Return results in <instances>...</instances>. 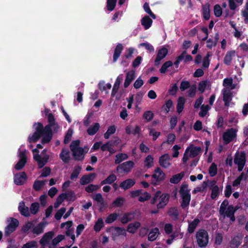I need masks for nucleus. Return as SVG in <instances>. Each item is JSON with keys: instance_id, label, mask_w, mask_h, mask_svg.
<instances>
[{"instance_id": "nucleus-47", "label": "nucleus", "mask_w": 248, "mask_h": 248, "mask_svg": "<svg viewBox=\"0 0 248 248\" xmlns=\"http://www.w3.org/2000/svg\"><path fill=\"white\" fill-rule=\"evenodd\" d=\"M172 101L170 99L166 101L165 104L162 107V110L167 114L172 107Z\"/></svg>"}, {"instance_id": "nucleus-11", "label": "nucleus", "mask_w": 248, "mask_h": 248, "mask_svg": "<svg viewBox=\"0 0 248 248\" xmlns=\"http://www.w3.org/2000/svg\"><path fill=\"white\" fill-rule=\"evenodd\" d=\"M168 50L165 47H162L158 49L156 58L155 60V66H158L160 63V61L167 56Z\"/></svg>"}, {"instance_id": "nucleus-5", "label": "nucleus", "mask_w": 248, "mask_h": 248, "mask_svg": "<svg viewBox=\"0 0 248 248\" xmlns=\"http://www.w3.org/2000/svg\"><path fill=\"white\" fill-rule=\"evenodd\" d=\"M48 124L46 125V129L47 132L49 130H52L55 133L59 131L60 126L58 124L56 123L55 119L52 113H49L47 116Z\"/></svg>"}, {"instance_id": "nucleus-13", "label": "nucleus", "mask_w": 248, "mask_h": 248, "mask_svg": "<svg viewBox=\"0 0 248 248\" xmlns=\"http://www.w3.org/2000/svg\"><path fill=\"white\" fill-rule=\"evenodd\" d=\"M170 194L168 193H162L160 194L159 198V202L156 205L158 209L164 208L168 204L170 199Z\"/></svg>"}, {"instance_id": "nucleus-19", "label": "nucleus", "mask_w": 248, "mask_h": 248, "mask_svg": "<svg viewBox=\"0 0 248 248\" xmlns=\"http://www.w3.org/2000/svg\"><path fill=\"white\" fill-rule=\"evenodd\" d=\"M95 175L94 173H90L87 175H84L81 177L79 183L81 185H87L92 181L93 178H94Z\"/></svg>"}, {"instance_id": "nucleus-4", "label": "nucleus", "mask_w": 248, "mask_h": 248, "mask_svg": "<svg viewBox=\"0 0 248 248\" xmlns=\"http://www.w3.org/2000/svg\"><path fill=\"white\" fill-rule=\"evenodd\" d=\"M165 174L161 169L159 167H157L155 169L154 173L152 175L153 179L151 180V184L154 186L158 185L159 182L165 179Z\"/></svg>"}, {"instance_id": "nucleus-14", "label": "nucleus", "mask_w": 248, "mask_h": 248, "mask_svg": "<svg viewBox=\"0 0 248 248\" xmlns=\"http://www.w3.org/2000/svg\"><path fill=\"white\" fill-rule=\"evenodd\" d=\"M170 160V155L168 154H165L159 157L158 162L161 167L167 168L171 165Z\"/></svg>"}, {"instance_id": "nucleus-25", "label": "nucleus", "mask_w": 248, "mask_h": 248, "mask_svg": "<svg viewBox=\"0 0 248 248\" xmlns=\"http://www.w3.org/2000/svg\"><path fill=\"white\" fill-rule=\"evenodd\" d=\"M123 49L124 47L121 44L119 43L117 45L115 48L113 56V62H116L117 61V60L120 56Z\"/></svg>"}, {"instance_id": "nucleus-43", "label": "nucleus", "mask_w": 248, "mask_h": 248, "mask_svg": "<svg viewBox=\"0 0 248 248\" xmlns=\"http://www.w3.org/2000/svg\"><path fill=\"white\" fill-rule=\"evenodd\" d=\"M124 202L125 199L124 198L118 197L113 201L111 205L113 207H120L124 205Z\"/></svg>"}, {"instance_id": "nucleus-36", "label": "nucleus", "mask_w": 248, "mask_h": 248, "mask_svg": "<svg viewBox=\"0 0 248 248\" xmlns=\"http://www.w3.org/2000/svg\"><path fill=\"white\" fill-rule=\"evenodd\" d=\"M116 176L114 174H111L106 179L102 181L100 183V185H104L106 184H112L116 180Z\"/></svg>"}, {"instance_id": "nucleus-9", "label": "nucleus", "mask_w": 248, "mask_h": 248, "mask_svg": "<svg viewBox=\"0 0 248 248\" xmlns=\"http://www.w3.org/2000/svg\"><path fill=\"white\" fill-rule=\"evenodd\" d=\"M237 130L234 128H231L224 132L223 134V140L225 143L228 144L232 141L236 137Z\"/></svg>"}, {"instance_id": "nucleus-40", "label": "nucleus", "mask_w": 248, "mask_h": 248, "mask_svg": "<svg viewBox=\"0 0 248 248\" xmlns=\"http://www.w3.org/2000/svg\"><path fill=\"white\" fill-rule=\"evenodd\" d=\"M238 209L237 206H233L232 205H229L225 211L224 215L227 217H230L231 215H234L235 213Z\"/></svg>"}, {"instance_id": "nucleus-61", "label": "nucleus", "mask_w": 248, "mask_h": 248, "mask_svg": "<svg viewBox=\"0 0 248 248\" xmlns=\"http://www.w3.org/2000/svg\"><path fill=\"white\" fill-rule=\"evenodd\" d=\"M211 56L209 52L203 58L202 60V67L204 68H208L210 64L209 57Z\"/></svg>"}, {"instance_id": "nucleus-55", "label": "nucleus", "mask_w": 248, "mask_h": 248, "mask_svg": "<svg viewBox=\"0 0 248 248\" xmlns=\"http://www.w3.org/2000/svg\"><path fill=\"white\" fill-rule=\"evenodd\" d=\"M229 206V202L227 200H224L221 203L219 209V214L221 215H223L225 214V211L226 207Z\"/></svg>"}, {"instance_id": "nucleus-32", "label": "nucleus", "mask_w": 248, "mask_h": 248, "mask_svg": "<svg viewBox=\"0 0 248 248\" xmlns=\"http://www.w3.org/2000/svg\"><path fill=\"white\" fill-rule=\"evenodd\" d=\"M185 175V172L182 171L179 173L173 175L170 179V182L173 184L179 183Z\"/></svg>"}, {"instance_id": "nucleus-21", "label": "nucleus", "mask_w": 248, "mask_h": 248, "mask_svg": "<svg viewBox=\"0 0 248 248\" xmlns=\"http://www.w3.org/2000/svg\"><path fill=\"white\" fill-rule=\"evenodd\" d=\"M54 232L52 231H50L45 233L40 240V244L42 246L46 245L49 243L50 239L52 238Z\"/></svg>"}, {"instance_id": "nucleus-23", "label": "nucleus", "mask_w": 248, "mask_h": 248, "mask_svg": "<svg viewBox=\"0 0 248 248\" xmlns=\"http://www.w3.org/2000/svg\"><path fill=\"white\" fill-rule=\"evenodd\" d=\"M140 223L139 221H135L133 223H129L127 227L126 231L130 233L134 234L140 227Z\"/></svg>"}, {"instance_id": "nucleus-3", "label": "nucleus", "mask_w": 248, "mask_h": 248, "mask_svg": "<svg viewBox=\"0 0 248 248\" xmlns=\"http://www.w3.org/2000/svg\"><path fill=\"white\" fill-rule=\"evenodd\" d=\"M7 220L9 223L5 228L4 232L5 236H8L16 231L19 225V221L17 219L14 217L8 218Z\"/></svg>"}, {"instance_id": "nucleus-26", "label": "nucleus", "mask_w": 248, "mask_h": 248, "mask_svg": "<svg viewBox=\"0 0 248 248\" xmlns=\"http://www.w3.org/2000/svg\"><path fill=\"white\" fill-rule=\"evenodd\" d=\"M167 213L173 220H177L178 219L179 212L176 207H170Z\"/></svg>"}, {"instance_id": "nucleus-29", "label": "nucleus", "mask_w": 248, "mask_h": 248, "mask_svg": "<svg viewBox=\"0 0 248 248\" xmlns=\"http://www.w3.org/2000/svg\"><path fill=\"white\" fill-rule=\"evenodd\" d=\"M122 80L123 77L122 76H119L117 78L112 90L111 93V96L114 97L117 93L119 88L120 84Z\"/></svg>"}, {"instance_id": "nucleus-58", "label": "nucleus", "mask_w": 248, "mask_h": 248, "mask_svg": "<svg viewBox=\"0 0 248 248\" xmlns=\"http://www.w3.org/2000/svg\"><path fill=\"white\" fill-rule=\"evenodd\" d=\"M178 90L177 83L171 84L170 85V88L168 90L169 94L174 96L175 95Z\"/></svg>"}, {"instance_id": "nucleus-15", "label": "nucleus", "mask_w": 248, "mask_h": 248, "mask_svg": "<svg viewBox=\"0 0 248 248\" xmlns=\"http://www.w3.org/2000/svg\"><path fill=\"white\" fill-rule=\"evenodd\" d=\"M49 158V155H45L43 157L39 154L33 155V159L37 162L39 168H43L46 164Z\"/></svg>"}, {"instance_id": "nucleus-27", "label": "nucleus", "mask_w": 248, "mask_h": 248, "mask_svg": "<svg viewBox=\"0 0 248 248\" xmlns=\"http://www.w3.org/2000/svg\"><path fill=\"white\" fill-rule=\"evenodd\" d=\"M18 210L22 216L28 217L30 216V212L28 207L26 206L24 202H21L19 203L18 206Z\"/></svg>"}, {"instance_id": "nucleus-49", "label": "nucleus", "mask_w": 248, "mask_h": 248, "mask_svg": "<svg viewBox=\"0 0 248 248\" xmlns=\"http://www.w3.org/2000/svg\"><path fill=\"white\" fill-rule=\"evenodd\" d=\"M116 131V127L115 125H112L109 126L107 131L106 133H105L104 136L105 139H109L110 136L113 134H114Z\"/></svg>"}, {"instance_id": "nucleus-16", "label": "nucleus", "mask_w": 248, "mask_h": 248, "mask_svg": "<svg viewBox=\"0 0 248 248\" xmlns=\"http://www.w3.org/2000/svg\"><path fill=\"white\" fill-rule=\"evenodd\" d=\"M74 159L76 161H82L84 158V150L83 148H79L72 152Z\"/></svg>"}, {"instance_id": "nucleus-44", "label": "nucleus", "mask_w": 248, "mask_h": 248, "mask_svg": "<svg viewBox=\"0 0 248 248\" xmlns=\"http://www.w3.org/2000/svg\"><path fill=\"white\" fill-rule=\"evenodd\" d=\"M185 103V99L183 97H179L176 106L177 111L178 113L182 112L183 111Z\"/></svg>"}, {"instance_id": "nucleus-51", "label": "nucleus", "mask_w": 248, "mask_h": 248, "mask_svg": "<svg viewBox=\"0 0 248 248\" xmlns=\"http://www.w3.org/2000/svg\"><path fill=\"white\" fill-rule=\"evenodd\" d=\"M208 172L211 177H214L216 175L217 172V165L215 163H212L209 168Z\"/></svg>"}, {"instance_id": "nucleus-18", "label": "nucleus", "mask_w": 248, "mask_h": 248, "mask_svg": "<svg viewBox=\"0 0 248 248\" xmlns=\"http://www.w3.org/2000/svg\"><path fill=\"white\" fill-rule=\"evenodd\" d=\"M135 181L133 179H127L121 182L119 186L124 190L130 188L135 184Z\"/></svg>"}, {"instance_id": "nucleus-7", "label": "nucleus", "mask_w": 248, "mask_h": 248, "mask_svg": "<svg viewBox=\"0 0 248 248\" xmlns=\"http://www.w3.org/2000/svg\"><path fill=\"white\" fill-rule=\"evenodd\" d=\"M234 163L238 166V171H241L246 163V154L244 152H241L240 154H235L234 158Z\"/></svg>"}, {"instance_id": "nucleus-41", "label": "nucleus", "mask_w": 248, "mask_h": 248, "mask_svg": "<svg viewBox=\"0 0 248 248\" xmlns=\"http://www.w3.org/2000/svg\"><path fill=\"white\" fill-rule=\"evenodd\" d=\"M199 222L200 220L198 218H195L191 222L189 223L187 229L188 232L193 233Z\"/></svg>"}, {"instance_id": "nucleus-31", "label": "nucleus", "mask_w": 248, "mask_h": 248, "mask_svg": "<svg viewBox=\"0 0 248 248\" xmlns=\"http://www.w3.org/2000/svg\"><path fill=\"white\" fill-rule=\"evenodd\" d=\"M235 52L234 50L228 51L223 59L224 63L226 65H230L232 60V57L235 56Z\"/></svg>"}, {"instance_id": "nucleus-10", "label": "nucleus", "mask_w": 248, "mask_h": 248, "mask_svg": "<svg viewBox=\"0 0 248 248\" xmlns=\"http://www.w3.org/2000/svg\"><path fill=\"white\" fill-rule=\"evenodd\" d=\"M74 193L71 192L70 193H62L57 198L56 202L54 204L55 208H58L60 204L64 201V200H69V198L73 197Z\"/></svg>"}, {"instance_id": "nucleus-59", "label": "nucleus", "mask_w": 248, "mask_h": 248, "mask_svg": "<svg viewBox=\"0 0 248 248\" xmlns=\"http://www.w3.org/2000/svg\"><path fill=\"white\" fill-rule=\"evenodd\" d=\"M39 209V204L38 202H35L31 203L30 206L31 213L33 215H36Z\"/></svg>"}, {"instance_id": "nucleus-42", "label": "nucleus", "mask_w": 248, "mask_h": 248, "mask_svg": "<svg viewBox=\"0 0 248 248\" xmlns=\"http://www.w3.org/2000/svg\"><path fill=\"white\" fill-rule=\"evenodd\" d=\"M81 167L80 166H76L70 176V179L73 181L76 180L78 177V176L81 171Z\"/></svg>"}, {"instance_id": "nucleus-17", "label": "nucleus", "mask_w": 248, "mask_h": 248, "mask_svg": "<svg viewBox=\"0 0 248 248\" xmlns=\"http://www.w3.org/2000/svg\"><path fill=\"white\" fill-rule=\"evenodd\" d=\"M222 92L224 105L225 106L228 107L230 105V102L232 100V94L229 90H227L225 89H223Z\"/></svg>"}, {"instance_id": "nucleus-64", "label": "nucleus", "mask_w": 248, "mask_h": 248, "mask_svg": "<svg viewBox=\"0 0 248 248\" xmlns=\"http://www.w3.org/2000/svg\"><path fill=\"white\" fill-rule=\"evenodd\" d=\"M33 226V224L32 222L28 221L23 226L21 229V231L23 233H26L28 231L32 228Z\"/></svg>"}, {"instance_id": "nucleus-35", "label": "nucleus", "mask_w": 248, "mask_h": 248, "mask_svg": "<svg viewBox=\"0 0 248 248\" xmlns=\"http://www.w3.org/2000/svg\"><path fill=\"white\" fill-rule=\"evenodd\" d=\"M159 234V229L157 228L152 229L148 234V239L150 241H154L156 240Z\"/></svg>"}, {"instance_id": "nucleus-38", "label": "nucleus", "mask_w": 248, "mask_h": 248, "mask_svg": "<svg viewBox=\"0 0 248 248\" xmlns=\"http://www.w3.org/2000/svg\"><path fill=\"white\" fill-rule=\"evenodd\" d=\"M93 200L100 203L99 210L101 211L105 207L104 199L100 193H97L93 198Z\"/></svg>"}, {"instance_id": "nucleus-60", "label": "nucleus", "mask_w": 248, "mask_h": 248, "mask_svg": "<svg viewBox=\"0 0 248 248\" xmlns=\"http://www.w3.org/2000/svg\"><path fill=\"white\" fill-rule=\"evenodd\" d=\"M241 244L238 237H234L231 241L230 245L232 248H237Z\"/></svg>"}, {"instance_id": "nucleus-46", "label": "nucleus", "mask_w": 248, "mask_h": 248, "mask_svg": "<svg viewBox=\"0 0 248 248\" xmlns=\"http://www.w3.org/2000/svg\"><path fill=\"white\" fill-rule=\"evenodd\" d=\"M173 63L171 61L165 62L159 69V72L161 74H165L167 71L168 68L172 66Z\"/></svg>"}, {"instance_id": "nucleus-22", "label": "nucleus", "mask_w": 248, "mask_h": 248, "mask_svg": "<svg viewBox=\"0 0 248 248\" xmlns=\"http://www.w3.org/2000/svg\"><path fill=\"white\" fill-rule=\"evenodd\" d=\"M135 72L134 70L128 72L126 75V78L124 82V88L128 87L133 80L135 78Z\"/></svg>"}, {"instance_id": "nucleus-50", "label": "nucleus", "mask_w": 248, "mask_h": 248, "mask_svg": "<svg viewBox=\"0 0 248 248\" xmlns=\"http://www.w3.org/2000/svg\"><path fill=\"white\" fill-rule=\"evenodd\" d=\"M154 158L152 155H148L144 160L145 167L147 168H150L153 166Z\"/></svg>"}, {"instance_id": "nucleus-20", "label": "nucleus", "mask_w": 248, "mask_h": 248, "mask_svg": "<svg viewBox=\"0 0 248 248\" xmlns=\"http://www.w3.org/2000/svg\"><path fill=\"white\" fill-rule=\"evenodd\" d=\"M60 158L64 163H68L70 160V152L68 149L62 148L60 154Z\"/></svg>"}, {"instance_id": "nucleus-45", "label": "nucleus", "mask_w": 248, "mask_h": 248, "mask_svg": "<svg viewBox=\"0 0 248 248\" xmlns=\"http://www.w3.org/2000/svg\"><path fill=\"white\" fill-rule=\"evenodd\" d=\"M104 222L102 218H99L95 222V224L93 226V229L95 232H99L100 231L101 229L104 227Z\"/></svg>"}, {"instance_id": "nucleus-24", "label": "nucleus", "mask_w": 248, "mask_h": 248, "mask_svg": "<svg viewBox=\"0 0 248 248\" xmlns=\"http://www.w3.org/2000/svg\"><path fill=\"white\" fill-rule=\"evenodd\" d=\"M202 15L205 20L209 19L210 17V4L206 3L202 5Z\"/></svg>"}, {"instance_id": "nucleus-2", "label": "nucleus", "mask_w": 248, "mask_h": 248, "mask_svg": "<svg viewBox=\"0 0 248 248\" xmlns=\"http://www.w3.org/2000/svg\"><path fill=\"white\" fill-rule=\"evenodd\" d=\"M196 238L197 244L200 248L205 247L208 243V234L204 229H201L196 232Z\"/></svg>"}, {"instance_id": "nucleus-63", "label": "nucleus", "mask_w": 248, "mask_h": 248, "mask_svg": "<svg viewBox=\"0 0 248 248\" xmlns=\"http://www.w3.org/2000/svg\"><path fill=\"white\" fill-rule=\"evenodd\" d=\"M214 15L216 17H220L222 14V8L219 4H216L214 7Z\"/></svg>"}, {"instance_id": "nucleus-39", "label": "nucleus", "mask_w": 248, "mask_h": 248, "mask_svg": "<svg viewBox=\"0 0 248 248\" xmlns=\"http://www.w3.org/2000/svg\"><path fill=\"white\" fill-rule=\"evenodd\" d=\"M128 158V156L125 153H119L115 155L114 163L115 164H120L122 161L126 160Z\"/></svg>"}, {"instance_id": "nucleus-6", "label": "nucleus", "mask_w": 248, "mask_h": 248, "mask_svg": "<svg viewBox=\"0 0 248 248\" xmlns=\"http://www.w3.org/2000/svg\"><path fill=\"white\" fill-rule=\"evenodd\" d=\"M134 163L132 161H127L119 164L116 168L117 172L119 173H128L133 168Z\"/></svg>"}, {"instance_id": "nucleus-62", "label": "nucleus", "mask_w": 248, "mask_h": 248, "mask_svg": "<svg viewBox=\"0 0 248 248\" xmlns=\"http://www.w3.org/2000/svg\"><path fill=\"white\" fill-rule=\"evenodd\" d=\"M64 239L65 236L64 235L59 234L52 240V244L53 246H55Z\"/></svg>"}, {"instance_id": "nucleus-33", "label": "nucleus", "mask_w": 248, "mask_h": 248, "mask_svg": "<svg viewBox=\"0 0 248 248\" xmlns=\"http://www.w3.org/2000/svg\"><path fill=\"white\" fill-rule=\"evenodd\" d=\"M190 189H188V185L186 184H183L180 188L179 193L181 197H187L191 196L190 193Z\"/></svg>"}, {"instance_id": "nucleus-57", "label": "nucleus", "mask_w": 248, "mask_h": 248, "mask_svg": "<svg viewBox=\"0 0 248 248\" xmlns=\"http://www.w3.org/2000/svg\"><path fill=\"white\" fill-rule=\"evenodd\" d=\"M45 181L36 180L33 183V188L35 191H39L40 190L41 187L45 185Z\"/></svg>"}, {"instance_id": "nucleus-8", "label": "nucleus", "mask_w": 248, "mask_h": 248, "mask_svg": "<svg viewBox=\"0 0 248 248\" xmlns=\"http://www.w3.org/2000/svg\"><path fill=\"white\" fill-rule=\"evenodd\" d=\"M26 150L19 151L18 154L19 160L15 166V169L17 170H20L25 166L27 157L26 154Z\"/></svg>"}, {"instance_id": "nucleus-1", "label": "nucleus", "mask_w": 248, "mask_h": 248, "mask_svg": "<svg viewBox=\"0 0 248 248\" xmlns=\"http://www.w3.org/2000/svg\"><path fill=\"white\" fill-rule=\"evenodd\" d=\"M35 129L34 132L32 135H30L28 140L29 142H36L38 140L42 137L41 143L43 144L49 143L53 137L52 130L47 132L46 126L44 127L43 124L39 122L35 123L33 124Z\"/></svg>"}, {"instance_id": "nucleus-54", "label": "nucleus", "mask_w": 248, "mask_h": 248, "mask_svg": "<svg viewBox=\"0 0 248 248\" xmlns=\"http://www.w3.org/2000/svg\"><path fill=\"white\" fill-rule=\"evenodd\" d=\"M117 3V0H107V8L108 11H112Z\"/></svg>"}, {"instance_id": "nucleus-53", "label": "nucleus", "mask_w": 248, "mask_h": 248, "mask_svg": "<svg viewBox=\"0 0 248 248\" xmlns=\"http://www.w3.org/2000/svg\"><path fill=\"white\" fill-rule=\"evenodd\" d=\"M181 198L182 201L181 203V206L183 209H185L189 205L191 200V196L184 197Z\"/></svg>"}, {"instance_id": "nucleus-12", "label": "nucleus", "mask_w": 248, "mask_h": 248, "mask_svg": "<svg viewBox=\"0 0 248 248\" xmlns=\"http://www.w3.org/2000/svg\"><path fill=\"white\" fill-rule=\"evenodd\" d=\"M27 176L24 171L16 173L14 175V181L16 185L17 186L23 185L26 181Z\"/></svg>"}, {"instance_id": "nucleus-56", "label": "nucleus", "mask_w": 248, "mask_h": 248, "mask_svg": "<svg viewBox=\"0 0 248 248\" xmlns=\"http://www.w3.org/2000/svg\"><path fill=\"white\" fill-rule=\"evenodd\" d=\"M143 8L144 11L146 13L149 14L152 18H153L154 19L156 18L155 15L152 12L150 7H149V4L147 2L144 3V4H143Z\"/></svg>"}, {"instance_id": "nucleus-30", "label": "nucleus", "mask_w": 248, "mask_h": 248, "mask_svg": "<svg viewBox=\"0 0 248 248\" xmlns=\"http://www.w3.org/2000/svg\"><path fill=\"white\" fill-rule=\"evenodd\" d=\"M153 23L152 19L148 16H145L141 19V24L145 30L149 29Z\"/></svg>"}, {"instance_id": "nucleus-52", "label": "nucleus", "mask_w": 248, "mask_h": 248, "mask_svg": "<svg viewBox=\"0 0 248 248\" xmlns=\"http://www.w3.org/2000/svg\"><path fill=\"white\" fill-rule=\"evenodd\" d=\"M201 151V148L200 147L194 146L190 149L189 156L191 157H195Z\"/></svg>"}, {"instance_id": "nucleus-48", "label": "nucleus", "mask_w": 248, "mask_h": 248, "mask_svg": "<svg viewBox=\"0 0 248 248\" xmlns=\"http://www.w3.org/2000/svg\"><path fill=\"white\" fill-rule=\"evenodd\" d=\"M118 216L119 215L116 213H111L107 217L105 222L106 223L111 224L117 219Z\"/></svg>"}, {"instance_id": "nucleus-28", "label": "nucleus", "mask_w": 248, "mask_h": 248, "mask_svg": "<svg viewBox=\"0 0 248 248\" xmlns=\"http://www.w3.org/2000/svg\"><path fill=\"white\" fill-rule=\"evenodd\" d=\"M135 213L133 212L125 213L121 218V222L124 224L131 221L134 218Z\"/></svg>"}, {"instance_id": "nucleus-37", "label": "nucleus", "mask_w": 248, "mask_h": 248, "mask_svg": "<svg viewBox=\"0 0 248 248\" xmlns=\"http://www.w3.org/2000/svg\"><path fill=\"white\" fill-rule=\"evenodd\" d=\"M100 128L99 124L95 123L93 125H91L87 130V133L90 136L94 135L99 130Z\"/></svg>"}, {"instance_id": "nucleus-34", "label": "nucleus", "mask_w": 248, "mask_h": 248, "mask_svg": "<svg viewBox=\"0 0 248 248\" xmlns=\"http://www.w3.org/2000/svg\"><path fill=\"white\" fill-rule=\"evenodd\" d=\"M44 227L45 223L43 222H40L32 228V232L33 234H40L43 232Z\"/></svg>"}]
</instances>
